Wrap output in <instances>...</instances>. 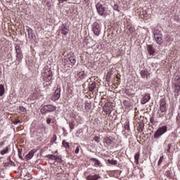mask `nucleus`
<instances>
[{
  "mask_svg": "<svg viewBox=\"0 0 180 180\" xmlns=\"http://www.w3.org/2000/svg\"><path fill=\"white\" fill-rule=\"evenodd\" d=\"M96 9L100 16H103V18H106L108 15V10L105 6L102 5L101 3H98L96 5Z\"/></svg>",
  "mask_w": 180,
  "mask_h": 180,
  "instance_id": "1",
  "label": "nucleus"
},
{
  "mask_svg": "<svg viewBox=\"0 0 180 180\" xmlns=\"http://www.w3.org/2000/svg\"><path fill=\"white\" fill-rule=\"evenodd\" d=\"M168 130V127L164 125L159 127L154 134V139H160L161 136L165 134V132Z\"/></svg>",
  "mask_w": 180,
  "mask_h": 180,
  "instance_id": "2",
  "label": "nucleus"
},
{
  "mask_svg": "<svg viewBox=\"0 0 180 180\" xmlns=\"http://www.w3.org/2000/svg\"><path fill=\"white\" fill-rule=\"evenodd\" d=\"M56 110V106L51 105H46L41 108V115H46V113H50Z\"/></svg>",
  "mask_w": 180,
  "mask_h": 180,
  "instance_id": "3",
  "label": "nucleus"
},
{
  "mask_svg": "<svg viewBox=\"0 0 180 180\" xmlns=\"http://www.w3.org/2000/svg\"><path fill=\"white\" fill-rule=\"evenodd\" d=\"M103 110L106 113V115H110L112 113V111L113 110V105H112V103H105L103 105Z\"/></svg>",
  "mask_w": 180,
  "mask_h": 180,
  "instance_id": "4",
  "label": "nucleus"
},
{
  "mask_svg": "<svg viewBox=\"0 0 180 180\" xmlns=\"http://www.w3.org/2000/svg\"><path fill=\"white\" fill-rule=\"evenodd\" d=\"M69 32H70V26H68L67 23L62 24L60 27L61 34H63V36H67Z\"/></svg>",
  "mask_w": 180,
  "mask_h": 180,
  "instance_id": "5",
  "label": "nucleus"
},
{
  "mask_svg": "<svg viewBox=\"0 0 180 180\" xmlns=\"http://www.w3.org/2000/svg\"><path fill=\"white\" fill-rule=\"evenodd\" d=\"M93 31L96 36H99L101 34V25L97 22H94L93 25Z\"/></svg>",
  "mask_w": 180,
  "mask_h": 180,
  "instance_id": "6",
  "label": "nucleus"
},
{
  "mask_svg": "<svg viewBox=\"0 0 180 180\" xmlns=\"http://www.w3.org/2000/svg\"><path fill=\"white\" fill-rule=\"evenodd\" d=\"M160 109L162 113H164L167 110V102L165 99L162 98L160 101Z\"/></svg>",
  "mask_w": 180,
  "mask_h": 180,
  "instance_id": "7",
  "label": "nucleus"
},
{
  "mask_svg": "<svg viewBox=\"0 0 180 180\" xmlns=\"http://www.w3.org/2000/svg\"><path fill=\"white\" fill-rule=\"evenodd\" d=\"M37 151V150L36 149L31 150L25 156L26 161H29V160H32L34 154H36Z\"/></svg>",
  "mask_w": 180,
  "mask_h": 180,
  "instance_id": "8",
  "label": "nucleus"
},
{
  "mask_svg": "<svg viewBox=\"0 0 180 180\" xmlns=\"http://www.w3.org/2000/svg\"><path fill=\"white\" fill-rule=\"evenodd\" d=\"M60 96H61V89L57 88L53 94V99L55 101H58V99H60Z\"/></svg>",
  "mask_w": 180,
  "mask_h": 180,
  "instance_id": "9",
  "label": "nucleus"
},
{
  "mask_svg": "<svg viewBox=\"0 0 180 180\" xmlns=\"http://www.w3.org/2000/svg\"><path fill=\"white\" fill-rule=\"evenodd\" d=\"M151 99V96H150V94H146L143 96V98L141 100V103L142 105H145V103H147Z\"/></svg>",
  "mask_w": 180,
  "mask_h": 180,
  "instance_id": "10",
  "label": "nucleus"
},
{
  "mask_svg": "<svg viewBox=\"0 0 180 180\" xmlns=\"http://www.w3.org/2000/svg\"><path fill=\"white\" fill-rule=\"evenodd\" d=\"M44 80L46 82H50L51 81L52 75H51V72L48 71L47 72H44Z\"/></svg>",
  "mask_w": 180,
  "mask_h": 180,
  "instance_id": "11",
  "label": "nucleus"
},
{
  "mask_svg": "<svg viewBox=\"0 0 180 180\" xmlns=\"http://www.w3.org/2000/svg\"><path fill=\"white\" fill-rule=\"evenodd\" d=\"M140 74L141 78H146V79H148V77H150V73L147 70H141Z\"/></svg>",
  "mask_w": 180,
  "mask_h": 180,
  "instance_id": "12",
  "label": "nucleus"
},
{
  "mask_svg": "<svg viewBox=\"0 0 180 180\" xmlns=\"http://www.w3.org/2000/svg\"><path fill=\"white\" fill-rule=\"evenodd\" d=\"M104 143L110 146L113 143V139L109 136H105L103 139Z\"/></svg>",
  "mask_w": 180,
  "mask_h": 180,
  "instance_id": "13",
  "label": "nucleus"
},
{
  "mask_svg": "<svg viewBox=\"0 0 180 180\" xmlns=\"http://www.w3.org/2000/svg\"><path fill=\"white\" fill-rule=\"evenodd\" d=\"M99 178H101V176H99V175H97V174H94V175L89 174V176H87L86 179L87 180H98V179H99Z\"/></svg>",
  "mask_w": 180,
  "mask_h": 180,
  "instance_id": "14",
  "label": "nucleus"
},
{
  "mask_svg": "<svg viewBox=\"0 0 180 180\" xmlns=\"http://www.w3.org/2000/svg\"><path fill=\"white\" fill-rule=\"evenodd\" d=\"M146 49H147L148 53L150 55H153V54H154V53H155V51L154 48L153 47V45H148L146 46Z\"/></svg>",
  "mask_w": 180,
  "mask_h": 180,
  "instance_id": "15",
  "label": "nucleus"
},
{
  "mask_svg": "<svg viewBox=\"0 0 180 180\" xmlns=\"http://www.w3.org/2000/svg\"><path fill=\"white\" fill-rule=\"evenodd\" d=\"M154 37L158 44H162V35L154 36Z\"/></svg>",
  "mask_w": 180,
  "mask_h": 180,
  "instance_id": "16",
  "label": "nucleus"
},
{
  "mask_svg": "<svg viewBox=\"0 0 180 180\" xmlns=\"http://www.w3.org/2000/svg\"><path fill=\"white\" fill-rule=\"evenodd\" d=\"M69 61L72 65H75V63H77L75 55L72 54L70 57H69Z\"/></svg>",
  "mask_w": 180,
  "mask_h": 180,
  "instance_id": "17",
  "label": "nucleus"
},
{
  "mask_svg": "<svg viewBox=\"0 0 180 180\" xmlns=\"http://www.w3.org/2000/svg\"><path fill=\"white\" fill-rule=\"evenodd\" d=\"M27 32L28 33L29 39H33V30L30 27H27Z\"/></svg>",
  "mask_w": 180,
  "mask_h": 180,
  "instance_id": "18",
  "label": "nucleus"
},
{
  "mask_svg": "<svg viewBox=\"0 0 180 180\" xmlns=\"http://www.w3.org/2000/svg\"><path fill=\"white\" fill-rule=\"evenodd\" d=\"M96 88V82H93L91 84H89V91L92 92L94 89Z\"/></svg>",
  "mask_w": 180,
  "mask_h": 180,
  "instance_id": "19",
  "label": "nucleus"
},
{
  "mask_svg": "<svg viewBox=\"0 0 180 180\" xmlns=\"http://www.w3.org/2000/svg\"><path fill=\"white\" fill-rule=\"evenodd\" d=\"M90 161H91V162H94L95 167H99V165H101V162L96 158H91Z\"/></svg>",
  "mask_w": 180,
  "mask_h": 180,
  "instance_id": "20",
  "label": "nucleus"
},
{
  "mask_svg": "<svg viewBox=\"0 0 180 180\" xmlns=\"http://www.w3.org/2000/svg\"><path fill=\"white\" fill-rule=\"evenodd\" d=\"M78 77L80 79H84V78L86 77V75L85 74L84 71H81L78 73Z\"/></svg>",
  "mask_w": 180,
  "mask_h": 180,
  "instance_id": "21",
  "label": "nucleus"
},
{
  "mask_svg": "<svg viewBox=\"0 0 180 180\" xmlns=\"http://www.w3.org/2000/svg\"><path fill=\"white\" fill-rule=\"evenodd\" d=\"M46 158H49V160H53V161H57V156L54 155H46Z\"/></svg>",
  "mask_w": 180,
  "mask_h": 180,
  "instance_id": "22",
  "label": "nucleus"
},
{
  "mask_svg": "<svg viewBox=\"0 0 180 180\" xmlns=\"http://www.w3.org/2000/svg\"><path fill=\"white\" fill-rule=\"evenodd\" d=\"M140 158V153H136L134 155L135 163L139 165V160Z\"/></svg>",
  "mask_w": 180,
  "mask_h": 180,
  "instance_id": "23",
  "label": "nucleus"
},
{
  "mask_svg": "<svg viewBox=\"0 0 180 180\" xmlns=\"http://www.w3.org/2000/svg\"><path fill=\"white\" fill-rule=\"evenodd\" d=\"M154 36H162V32L160 30H155L153 32Z\"/></svg>",
  "mask_w": 180,
  "mask_h": 180,
  "instance_id": "24",
  "label": "nucleus"
},
{
  "mask_svg": "<svg viewBox=\"0 0 180 180\" xmlns=\"http://www.w3.org/2000/svg\"><path fill=\"white\" fill-rule=\"evenodd\" d=\"M5 93V87L4 84H0V96H2Z\"/></svg>",
  "mask_w": 180,
  "mask_h": 180,
  "instance_id": "25",
  "label": "nucleus"
},
{
  "mask_svg": "<svg viewBox=\"0 0 180 180\" xmlns=\"http://www.w3.org/2000/svg\"><path fill=\"white\" fill-rule=\"evenodd\" d=\"M62 144H63V147H65V148H70V143L66 142L65 140L63 141Z\"/></svg>",
  "mask_w": 180,
  "mask_h": 180,
  "instance_id": "26",
  "label": "nucleus"
},
{
  "mask_svg": "<svg viewBox=\"0 0 180 180\" xmlns=\"http://www.w3.org/2000/svg\"><path fill=\"white\" fill-rule=\"evenodd\" d=\"M22 57H23V55L22 54V52L20 53H16L17 61H20V60H22Z\"/></svg>",
  "mask_w": 180,
  "mask_h": 180,
  "instance_id": "27",
  "label": "nucleus"
},
{
  "mask_svg": "<svg viewBox=\"0 0 180 180\" xmlns=\"http://www.w3.org/2000/svg\"><path fill=\"white\" fill-rule=\"evenodd\" d=\"M8 151H9V148H8V146H7V147H6V148L4 150L0 151V153H1V155H4V154L8 153Z\"/></svg>",
  "mask_w": 180,
  "mask_h": 180,
  "instance_id": "28",
  "label": "nucleus"
},
{
  "mask_svg": "<svg viewBox=\"0 0 180 180\" xmlns=\"http://www.w3.org/2000/svg\"><path fill=\"white\" fill-rule=\"evenodd\" d=\"M84 108L86 110H91V103H85Z\"/></svg>",
  "mask_w": 180,
  "mask_h": 180,
  "instance_id": "29",
  "label": "nucleus"
},
{
  "mask_svg": "<svg viewBox=\"0 0 180 180\" xmlns=\"http://www.w3.org/2000/svg\"><path fill=\"white\" fill-rule=\"evenodd\" d=\"M108 164H110L111 165H117V161H116V160H108Z\"/></svg>",
  "mask_w": 180,
  "mask_h": 180,
  "instance_id": "30",
  "label": "nucleus"
},
{
  "mask_svg": "<svg viewBox=\"0 0 180 180\" xmlns=\"http://www.w3.org/2000/svg\"><path fill=\"white\" fill-rule=\"evenodd\" d=\"M15 51H16V54L22 53V49H20V46H19L18 45H16Z\"/></svg>",
  "mask_w": 180,
  "mask_h": 180,
  "instance_id": "31",
  "label": "nucleus"
},
{
  "mask_svg": "<svg viewBox=\"0 0 180 180\" xmlns=\"http://www.w3.org/2000/svg\"><path fill=\"white\" fill-rule=\"evenodd\" d=\"M171 147H172V143H168L167 146L166 147L167 153H171Z\"/></svg>",
  "mask_w": 180,
  "mask_h": 180,
  "instance_id": "32",
  "label": "nucleus"
},
{
  "mask_svg": "<svg viewBox=\"0 0 180 180\" xmlns=\"http://www.w3.org/2000/svg\"><path fill=\"white\" fill-rule=\"evenodd\" d=\"M18 158L20 159V160H24L23 159V157H22V149H20V148H18Z\"/></svg>",
  "mask_w": 180,
  "mask_h": 180,
  "instance_id": "33",
  "label": "nucleus"
},
{
  "mask_svg": "<svg viewBox=\"0 0 180 180\" xmlns=\"http://www.w3.org/2000/svg\"><path fill=\"white\" fill-rule=\"evenodd\" d=\"M180 91V84H175V92H179Z\"/></svg>",
  "mask_w": 180,
  "mask_h": 180,
  "instance_id": "34",
  "label": "nucleus"
},
{
  "mask_svg": "<svg viewBox=\"0 0 180 180\" xmlns=\"http://www.w3.org/2000/svg\"><path fill=\"white\" fill-rule=\"evenodd\" d=\"M165 175L166 176H167V178L171 177V171H170V170H167V171L165 172Z\"/></svg>",
  "mask_w": 180,
  "mask_h": 180,
  "instance_id": "35",
  "label": "nucleus"
},
{
  "mask_svg": "<svg viewBox=\"0 0 180 180\" xmlns=\"http://www.w3.org/2000/svg\"><path fill=\"white\" fill-rule=\"evenodd\" d=\"M112 8L114 11H117V12H120V10H119V5L115 4Z\"/></svg>",
  "mask_w": 180,
  "mask_h": 180,
  "instance_id": "36",
  "label": "nucleus"
},
{
  "mask_svg": "<svg viewBox=\"0 0 180 180\" xmlns=\"http://www.w3.org/2000/svg\"><path fill=\"white\" fill-rule=\"evenodd\" d=\"M162 161H164V156H161L158 162V165H161L162 164Z\"/></svg>",
  "mask_w": 180,
  "mask_h": 180,
  "instance_id": "37",
  "label": "nucleus"
},
{
  "mask_svg": "<svg viewBox=\"0 0 180 180\" xmlns=\"http://www.w3.org/2000/svg\"><path fill=\"white\" fill-rule=\"evenodd\" d=\"M51 143H54L57 141V135L54 134L51 140Z\"/></svg>",
  "mask_w": 180,
  "mask_h": 180,
  "instance_id": "38",
  "label": "nucleus"
},
{
  "mask_svg": "<svg viewBox=\"0 0 180 180\" xmlns=\"http://www.w3.org/2000/svg\"><path fill=\"white\" fill-rule=\"evenodd\" d=\"M94 141H96V143H100L101 142V137L99 136H95L94 138Z\"/></svg>",
  "mask_w": 180,
  "mask_h": 180,
  "instance_id": "39",
  "label": "nucleus"
},
{
  "mask_svg": "<svg viewBox=\"0 0 180 180\" xmlns=\"http://www.w3.org/2000/svg\"><path fill=\"white\" fill-rule=\"evenodd\" d=\"M19 110H20V112H26V108L23 106H20Z\"/></svg>",
  "mask_w": 180,
  "mask_h": 180,
  "instance_id": "40",
  "label": "nucleus"
},
{
  "mask_svg": "<svg viewBox=\"0 0 180 180\" xmlns=\"http://www.w3.org/2000/svg\"><path fill=\"white\" fill-rule=\"evenodd\" d=\"M18 123H20V120H19V119H15L13 121V124H18Z\"/></svg>",
  "mask_w": 180,
  "mask_h": 180,
  "instance_id": "41",
  "label": "nucleus"
},
{
  "mask_svg": "<svg viewBox=\"0 0 180 180\" xmlns=\"http://www.w3.org/2000/svg\"><path fill=\"white\" fill-rule=\"evenodd\" d=\"M129 33H133V32H134V28L133 27H129Z\"/></svg>",
  "mask_w": 180,
  "mask_h": 180,
  "instance_id": "42",
  "label": "nucleus"
},
{
  "mask_svg": "<svg viewBox=\"0 0 180 180\" xmlns=\"http://www.w3.org/2000/svg\"><path fill=\"white\" fill-rule=\"evenodd\" d=\"M46 123H47V124H50L51 123V118H48L46 120Z\"/></svg>",
  "mask_w": 180,
  "mask_h": 180,
  "instance_id": "43",
  "label": "nucleus"
},
{
  "mask_svg": "<svg viewBox=\"0 0 180 180\" xmlns=\"http://www.w3.org/2000/svg\"><path fill=\"white\" fill-rule=\"evenodd\" d=\"M78 153H79V147H77L75 150V154H78Z\"/></svg>",
  "mask_w": 180,
  "mask_h": 180,
  "instance_id": "44",
  "label": "nucleus"
},
{
  "mask_svg": "<svg viewBox=\"0 0 180 180\" xmlns=\"http://www.w3.org/2000/svg\"><path fill=\"white\" fill-rule=\"evenodd\" d=\"M4 144H5V141H1L0 143V148H2V147L4 146Z\"/></svg>",
  "mask_w": 180,
  "mask_h": 180,
  "instance_id": "45",
  "label": "nucleus"
},
{
  "mask_svg": "<svg viewBox=\"0 0 180 180\" xmlns=\"http://www.w3.org/2000/svg\"><path fill=\"white\" fill-rule=\"evenodd\" d=\"M150 123H154V117H150Z\"/></svg>",
  "mask_w": 180,
  "mask_h": 180,
  "instance_id": "46",
  "label": "nucleus"
},
{
  "mask_svg": "<svg viewBox=\"0 0 180 180\" xmlns=\"http://www.w3.org/2000/svg\"><path fill=\"white\" fill-rule=\"evenodd\" d=\"M69 126H70V130H72V129H74V124H70Z\"/></svg>",
  "mask_w": 180,
  "mask_h": 180,
  "instance_id": "47",
  "label": "nucleus"
},
{
  "mask_svg": "<svg viewBox=\"0 0 180 180\" xmlns=\"http://www.w3.org/2000/svg\"><path fill=\"white\" fill-rule=\"evenodd\" d=\"M165 146H168V140H166L165 141V143H164Z\"/></svg>",
  "mask_w": 180,
  "mask_h": 180,
  "instance_id": "48",
  "label": "nucleus"
},
{
  "mask_svg": "<svg viewBox=\"0 0 180 180\" xmlns=\"http://www.w3.org/2000/svg\"><path fill=\"white\" fill-rule=\"evenodd\" d=\"M56 160H60V162H61V158H60V156H56Z\"/></svg>",
  "mask_w": 180,
  "mask_h": 180,
  "instance_id": "49",
  "label": "nucleus"
},
{
  "mask_svg": "<svg viewBox=\"0 0 180 180\" xmlns=\"http://www.w3.org/2000/svg\"><path fill=\"white\" fill-rule=\"evenodd\" d=\"M125 129H127V130H129L130 127H129V125H127V127H125Z\"/></svg>",
  "mask_w": 180,
  "mask_h": 180,
  "instance_id": "50",
  "label": "nucleus"
},
{
  "mask_svg": "<svg viewBox=\"0 0 180 180\" xmlns=\"http://www.w3.org/2000/svg\"><path fill=\"white\" fill-rule=\"evenodd\" d=\"M8 160H9V161H10L12 164H13V162L12 160H11V157L8 158Z\"/></svg>",
  "mask_w": 180,
  "mask_h": 180,
  "instance_id": "51",
  "label": "nucleus"
},
{
  "mask_svg": "<svg viewBox=\"0 0 180 180\" xmlns=\"http://www.w3.org/2000/svg\"><path fill=\"white\" fill-rule=\"evenodd\" d=\"M124 104H126V101L124 102Z\"/></svg>",
  "mask_w": 180,
  "mask_h": 180,
  "instance_id": "52",
  "label": "nucleus"
},
{
  "mask_svg": "<svg viewBox=\"0 0 180 180\" xmlns=\"http://www.w3.org/2000/svg\"><path fill=\"white\" fill-rule=\"evenodd\" d=\"M4 167H6V163L5 164Z\"/></svg>",
  "mask_w": 180,
  "mask_h": 180,
  "instance_id": "53",
  "label": "nucleus"
},
{
  "mask_svg": "<svg viewBox=\"0 0 180 180\" xmlns=\"http://www.w3.org/2000/svg\"><path fill=\"white\" fill-rule=\"evenodd\" d=\"M4 167H6V163L5 164Z\"/></svg>",
  "mask_w": 180,
  "mask_h": 180,
  "instance_id": "54",
  "label": "nucleus"
}]
</instances>
